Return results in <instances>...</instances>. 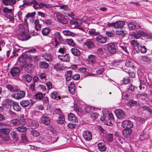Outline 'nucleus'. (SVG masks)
<instances>
[{
    "mask_svg": "<svg viewBox=\"0 0 152 152\" xmlns=\"http://www.w3.org/2000/svg\"><path fill=\"white\" fill-rule=\"evenodd\" d=\"M23 4L19 6L20 8L22 7L23 8L27 6H32L36 9L38 8H42L43 7L47 8L54 7L53 5L50 4L42 3L39 4L35 0H23Z\"/></svg>",
    "mask_w": 152,
    "mask_h": 152,
    "instance_id": "nucleus-1",
    "label": "nucleus"
},
{
    "mask_svg": "<svg viewBox=\"0 0 152 152\" xmlns=\"http://www.w3.org/2000/svg\"><path fill=\"white\" fill-rule=\"evenodd\" d=\"M130 34L132 36L136 39H138L141 36L147 39L151 38V36L148 33L145 32L142 30L133 31L130 33Z\"/></svg>",
    "mask_w": 152,
    "mask_h": 152,
    "instance_id": "nucleus-2",
    "label": "nucleus"
},
{
    "mask_svg": "<svg viewBox=\"0 0 152 152\" xmlns=\"http://www.w3.org/2000/svg\"><path fill=\"white\" fill-rule=\"evenodd\" d=\"M96 57L97 59L99 61L98 62L97 64L99 67H102L104 66V62L102 60V58L104 56V52L102 49L101 48H99L97 49L96 52Z\"/></svg>",
    "mask_w": 152,
    "mask_h": 152,
    "instance_id": "nucleus-3",
    "label": "nucleus"
},
{
    "mask_svg": "<svg viewBox=\"0 0 152 152\" xmlns=\"http://www.w3.org/2000/svg\"><path fill=\"white\" fill-rule=\"evenodd\" d=\"M106 48L111 54H114L116 53L118 49L117 43L116 42L109 43L106 45Z\"/></svg>",
    "mask_w": 152,
    "mask_h": 152,
    "instance_id": "nucleus-4",
    "label": "nucleus"
},
{
    "mask_svg": "<svg viewBox=\"0 0 152 152\" xmlns=\"http://www.w3.org/2000/svg\"><path fill=\"white\" fill-rule=\"evenodd\" d=\"M10 131V127L7 128H5L1 129V132L2 134L1 135V139L4 141H8L10 139L9 135Z\"/></svg>",
    "mask_w": 152,
    "mask_h": 152,
    "instance_id": "nucleus-5",
    "label": "nucleus"
},
{
    "mask_svg": "<svg viewBox=\"0 0 152 152\" xmlns=\"http://www.w3.org/2000/svg\"><path fill=\"white\" fill-rule=\"evenodd\" d=\"M10 123L14 126H18L21 124L24 125L26 124V121L23 116H21L18 119H14L11 120Z\"/></svg>",
    "mask_w": 152,
    "mask_h": 152,
    "instance_id": "nucleus-6",
    "label": "nucleus"
},
{
    "mask_svg": "<svg viewBox=\"0 0 152 152\" xmlns=\"http://www.w3.org/2000/svg\"><path fill=\"white\" fill-rule=\"evenodd\" d=\"M18 38L22 41L27 40L30 38V34L27 31H25L23 29L22 32L19 33L18 35Z\"/></svg>",
    "mask_w": 152,
    "mask_h": 152,
    "instance_id": "nucleus-7",
    "label": "nucleus"
},
{
    "mask_svg": "<svg viewBox=\"0 0 152 152\" xmlns=\"http://www.w3.org/2000/svg\"><path fill=\"white\" fill-rule=\"evenodd\" d=\"M143 70H139L138 71L137 74L140 80V83L147 82L149 83L146 78V74L143 73Z\"/></svg>",
    "mask_w": 152,
    "mask_h": 152,
    "instance_id": "nucleus-8",
    "label": "nucleus"
},
{
    "mask_svg": "<svg viewBox=\"0 0 152 152\" xmlns=\"http://www.w3.org/2000/svg\"><path fill=\"white\" fill-rule=\"evenodd\" d=\"M125 22L124 21L121 20L116 21L115 22L108 23V26H113L116 29L122 28L124 25Z\"/></svg>",
    "mask_w": 152,
    "mask_h": 152,
    "instance_id": "nucleus-9",
    "label": "nucleus"
},
{
    "mask_svg": "<svg viewBox=\"0 0 152 152\" xmlns=\"http://www.w3.org/2000/svg\"><path fill=\"white\" fill-rule=\"evenodd\" d=\"M39 120L41 123L46 126L50 125L51 119L47 115H43L40 118Z\"/></svg>",
    "mask_w": 152,
    "mask_h": 152,
    "instance_id": "nucleus-10",
    "label": "nucleus"
},
{
    "mask_svg": "<svg viewBox=\"0 0 152 152\" xmlns=\"http://www.w3.org/2000/svg\"><path fill=\"white\" fill-rule=\"evenodd\" d=\"M10 72L13 77H18L20 75V69L17 67H13L11 69Z\"/></svg>",
    "mask_w": 152,
    "mask_h": 152,
    "instance_id": "nucleus-11",
    "label": "nucleus"
},
{
    "mask_svg": "<svg viewBox=\"0 0 152 152\" xmlns=\"http://www.w3.org/2000/svg\"><path fill=\"white\" fill-rule=\"evenodd\" d=\"M114 113L117 117L119 119L124 118L126 117L124 112L122 110H116L114 111Z\"/></svg>",
    "mask_w": 152,
    "mask_h": 152,
    "instance_id": "nucleus-12",
    "label": "nucleus"
},
{
    "mask_svg": "<svg viewBox=\"0 0 152 152\" xmlns=\"http://www.w3.org/2000/svg\"><path fill=\"white\" fill-rule=\"evenodd\" d=\"M56 16L58 21L60 23L66 24L67 22V20L65 18L64 15L61 13H57L56 14Z\"/></svg>",
    "mask_w": 152,
    "mask_h": 152,
    "instance_id": "nucleus-13",
    "label": "nucleus"
},
{
    "mask_svg": "<svg viewBox=\"0 0 152 152\" xmlns=\"http://www.w3.org/2000/svg\"><path fill=\"white\" fill-rule=\"evenodd\" d=\"M122 126L125 129H130L133 127V125L132 122L129 120H125L122 123Z\"/></svg>",
    "mask_w": 152,
    "mask_h": 152,
    "instance_id": "nucleus-14",
    "label": "nucleus"
},
{
    "mask_svg": "<svg viewBox=\"0 0 152 152\" xmlns=\"http://www.w3.org/2000/svg\"><path fill=\"white\" fill-rule=\"evenodd\" d=\"M25 92L24 91H22L18 93L13 94L11 96L13 98L18 99L24 97L25 96Z\"/></svg>",
    "mask_w": 152,
    "mask_h": 152,
    "instance_id": "nucleus-15",
    "label": "nucleus"
},
{
    "mask_svg": "<svg viewBox=\"0 0 152 152\" xmlns=\"http://www.w3.org/2000/svg\"><path fill=\"white\" fill-rule=\"evenodd\" d=\"M83 136L86 140L89 141L92 139V134L90 131H86L83 132Z\"/></svg>",
    "mask_w": 152,
    "mask_h": 152,
    "instance_id": "nucleus-16",
    "label": "nucleus"
},
{
    "mask_svg": "<svg viewBox=\"0 0 152 152\" xmlns=\"http://www.w3.org/2000/svg\"><path fill=\"white\" fill-rule=\"evenodd\" d=\"M15 102L11 99H6L2 102V105L6 108H10L11 106H12Z\"/></svg>",
    "mask_w": 152,
    "mask_h": 152,
    "instance_id": "nucleus-17",
    "label": "nucleus"
},
{
    "mask_svg": "<svg viewBox=\"0 0 152 152\" xmlns=\"http://www.w3.org/2000/svg\"><path fill=\"white\" fill-rule=\"evenodd\" d=\"M96 56H95L91 54L88 56V61L89 63L92 64L94 66L96 65V64H98L97 63H96Z\"/></svg>",
    "mask_w": 152,
    "mask_h": 152,
    "instance_id": "nucleus-18",
    "label": "nucleus"
},
{
    "mask_svg": "<svg viewBox=\"0 0 152 152\" xmlns=\"http://www.w3.org/2000/svg\"><path fill=\"white\" fill-rule=\"evenodd\" d=\"M84 46H86L89 49L94 48L95 45L94 42L91 39H88L84 44Z\"/></svg>",
    "mask_w": 152,
    "mask_h": 152,
    "instance_id": "nucleus-19",
    "label": "nucleus"
},
{
    "mask_svg": "<svg viewBox=\"0 0 152 152\" xmlns=\"http://www.w3.org/2000/svg\"><path fill=\"white\" fill-rule=\"evenodd\" d=\"M68 120L71 122L77 123L78 122V118L77 117L73 114L70 113L67 115Z\"/></svg>",
    "mask_w": 152,
    "mask_h": 152,
    "instance_id": "nucleus-20",
    "label": "nucleus"
},
{
    "mask_svg": "<svg viewBox=\"0 0 152 152\" xmlns=\"http://www.w3.org/2000/svg\"><path fill=\"white\" fill-rule=\"evenodd\" d=\"M3 12L6 13L9 17H12L13 16V14L12 9H9L7 7H5L2 10Z\"/></svg>",
    "mask_w": 152,
    "mask_h": 152,
    "instance_id": "nucleus-21",
    "label": "nucleus"
},
{
    "mask_svg": "<svg viewBox=\"0 0 152 152\" xmlns=\"http://www.w3.org/2000/svg\"><path fill=\"white\" fill-rule=\"evenodd\" d=\"M70 23L72 24L76 25L77 26L80 25L82 24V21L80 19L72 18L70 21Z\"/></svg>",
    "mask_w": 152,
    "mask_h": 152,
    "instance_id": "nucleus-22",
    "label": "nucleus"
},
{
    "mask_svg": "<svg viewBox=\"0 0 152 152\" xmlns=\"http://www.w3.org/2000/svg\"><path fill=\"white\" fill-rule=\"evenodd\" d=\"M58 58L62 61H68L69 60V54L66 53L64 55H58Z\"/></svg>",
    "mask_w": 152,
    "mask_h": 152,
    "instance_id": "nucleus-23",
    "label": "nucleus"
},
{
    "mask_svg": "<svg viewBox=\"0 0 152 152\" xmlns=\"http://www.w3.org/2000/svg\"><path fill=\"white\" fill-rule=\"evenodd\" d=\"M119 47L126 53L129 54L128 50L129 49V47L127 43H121L120 44Z\"/></svg>",
    "mask_w": 152,
    "mask_h": 152,
    "instance_id": "nucleus-24",
    "label": "nucleus"
},
{
    "mask_svg": "<svg viewBox=\"0 0 152 152\" xmlns=\"http://www.w3.org/2000/svg\"><path fill=\"white\" fill-rule=\"evenodd\" d=\"M95 39L98 42L102 44L105 43L107 41V38L101 35L96 37Z\"/></svg>",
    "mask_w": 152,
    "mask_h": 152,
    "instance_id": "nucleus-25",
    "label": "nucleus"
},
{
    "mask_svg": "<svg viewBox=\"0 0 152 152\" xmlns=\"http://www.w3.org/2000/svg\"><path fill=\"white\" fill-rule=\"evenodd\" d=\"M42 57L44 59L48 62H50L52 61L53 56L51 54L47 53H45L42 55Z\"/></svg>",
    "mask_w": 152,
    "mask_h": 152,
    "instance_id": "nucleus-26",
    "label": "nucleus"
},
{
    "mask_svg": "<svg viewBox=\"0 0 152 152\" xmlns=\"http://www.w3.org/2000/svg\"><path fill=\"white\" fill-rule=\"evenodd\" d=\"M69 90V92L72 94H75V86L74 83L71 82L68 86Z\"/></svg>",
    "mask_w": 152,
    "mask_h": 152,
    "instance_id": "nucleus-27",
    "label": "nucleus"
},
{
    "mask_svg": "<svg viewBox=\"0 0 152 152\" xmlns=\"http://www.w3.org/2000/svg\"><path fill=\"white\" fill-rule=\"evenodd\" d=\"M32 100L26 99L23 100L20 102V104L23 107H27L30 104V101H31Z\"/></svg>",
    "mask_w": 152,
    "mask_h": 152,
    "instance_id": "nucleus-28",
    "label": "nucleus"
},
{
    "mask_svg": "<svg viewBox=\"0 0 152 152\" xmlns=\"http://www.w3.org/2000/svg\"><path fill=\"white\" fill-rule=\"evenodd\" d=\"M3 3L5 5L12 6L16 2V0H3Z\"/></svg>",
    "mask_w": 152,
    "mask_h": 152,
    "instance_id": "nucleus-29",
    "label": "nucleus"
},
{
    "mask_svg": "<svg viewBox=\"0 0 152 152\" xmlns=\"http://www.w3.org/2000/svg\"><path fill=\"white\" fill-rule=\"evenodd\" d=\"M97 146L99 150L101 151H104L106 149V144L104 142H99L97 144Z\"/></svg>",
    "mask_w": 152,
    "mask_h": 152,
    "instance_id": "nucleus-30",
    "label": "nucleus"
},
{
    "mask_svg": "<svg viewBox=\"0 0 152 152\" xmlns=\"http://www.w3.org/2000/svg\"><path fill=\"white\" fill-rule=\"evenodd\" d=\"M20 49L19 48L18 46L17 45L13 47V51L12 52L13 55L11 56L10 57L11 58H12L14 56H17L18 55V53L20 50Z\"/></svg>",
    "mask_w": 152,
    "mask_h": 152,
    "instance_id": "nucleus-31",
    "label": "nucleus"
},
{
    "mask_svg": "<svg viewBox=\"0 0 152 152\" xmlns=\"http://www.w3.org/2000/svg\"><path fill=\"white\" fill-rule=\"evenodd\" d=\"M132 132V131L131 129H125L123 131V135L125 137H128L131 135Z\"/></svg>",
    "mask_w": 152,
    "mask_h": 152,
    "instance_id": "nucleus-32",
    "label": "nucleus"
},
{
    "mask_svg": "<svg viewBox=\"0 0 152 152\" xmlns=\"http://www.w3.org/2000/svg\"><path fill=\"white\" fill-rule=\"evenodd\" d=\"M71 52L74 56H78L80 55L81 52L80 50L75 48H73L71 50Z\"/></svg>",
    "mask_w": 152,
    "mask_h": 152,
    "instance_id": "nucleus-33",
    "label": "nucleus"
},
{
    "mask_svg": "<svg viewBox=\"0 0 152 152\" xmlns=\"http://www.w3.org/2000/svg\"><path fill=\"white\" fill-rule=\"evenodd\" d=\"M54 36L55 40H58L60 42L63 41V39L59 32H55Z\"/></svg>",
    "mask_w": 152,
    "mask_h": 152,
    "instance_id": "nucleus-34",
    "label": "nucleus"
},
{
    "mask_svg": "<svg viewBox=\"0 0 152 152\" xmlns=\"http://www.w3.org/2000/svg\"><path fill=\"white\" fill-rule=\"evenodd\" d=\"M39 67L41 69H46L49 66V64L45 61H40L39 63Z\"/></svg>",
    "mask_w": 152,
    "mask_h": 152,
    "instance_id": "nucleus-35",
    "label": "nucleus"
},
{
    "mask_svg": "<svg viewBox=\"0 0 152 152\" xmlns=\"http://www.w3.org/2000/svg\"><path fill=\"white\" fill-rule=\"evenodd\" d=\"M22 78L24 80H26L28 82H30L32 80V76L28 74L23 75L22 76Z\"/></svg>",
    "mask_w": 152,
    "mask_h": 152,
    "instance_id": "nucleus-36",
    "label": "nucleus"
},
{
    "mask_svg": "<svg viewBox=\"0 0 152 152\" xmlns=\"http://www.w3.org/2000/svg\"><path fill=\"white\" fill-rule=\"evenodd\" d=\"M12 107L13 110L19 112L21 110V107L18 102H15Z\"/></svg>",
    "mask_w": 152,
    "mask_h": 152,
    "instance_id": "nucleus-37",
    "label": "nucleus"
},
{
    "mask_svg": "<svg viewBox=\"0 0 152 152\" xmlns=\"http://www.w3.org/2000/svg\"><path fill=\"white\" fill-rule=\"evenodd\" d=\"M137 87L134 86L132 84H129L126 88V91L129 92L130 93L131 92L134 91V90L136 89Z\"/></svg>",
    "mask_w": 152,
    "mask_h": 152,
    "instance_id": "nucleus-38",
    "label": "nucleus"
},
{
    "mask_svg": "<svg viewBox=\"0 0 152 152\" xmlns=\"http://www.w3.org/2000/svg\"><path fill=\"white\" fill-rule=\"evenodd\" d=\"M65 121L64 116V115L58 116L57 120V122L59 124H62Z\"/></svg>",
    "mask_w": 152,
    "mask_h": 152,
    "instance_id": "nucleus-39",
    "label": "nucleus"
},
{
    "mask_svg": "<svg viewBox=\"0 0 152 152\" xmlns=\"http://www.w3.org/2000/svg\"><path fill=\"white\" fill-rule=\"evenodd\" d=\"M39 126V123L36 121H32L29 124V127L31 129H36L38 128Z\"/></svg>",
    "mask_w": 152,
    "mask_h": 152,
    "instance_id": "nucleus-40",
    "label": "nucleus"
},
{
    "mask_svg": "<svg viewBox=\"0 0 152 152\" xmlns=\"http://www.w3.org/2000/svg\"><path fill=\"white\" fill-rule=\"evenodd\" d=\"M6 88L10 91L12 92L18 91L17 88L15 86H12V85L8 84L6 86Z\"/></svg>",
    "mask_w": 152,
    "mask_h": 152,
    "instance_id": "nucleus-41",
    "label": "nucleus"
},
{
    "mask_svg": "<svg viewBox=\"0 0 152 152\" xmlns=\"http://www.w3.org/2000/svg\"><path fill=\"white\" fill-rule=\"evenodd\" d=\"M113 134L111 133L106 134L105 136L106 140L109 142H111L113 140Z\"/></svg>",
    "mask_w": 152,
    "mask_h": 152,
    "instance_id": "nucleus-42",
    "label": "nucleus"
},
{
    "mask_svg": "<svg viewBox=\"0 0 152 152\" xmlns=\"http://www.w3.org/2000/svg\"><path fill=\"white\" fill-rule=\"evenodd\" d=\"M141 59L143 61L146 62L148 64H149L151 63V59L150 58L146 56H142V57Z\"/></svg>",
    "mask_w": 152,
    "mask_h": 152,
    "instance_id": "nucleus-43",
    "label": "nucleus"
},
{
    "mask_svg": "<svg viewBox=\"0 0 152 152\" xmlns=\"http://www.w3.org/2000/svg\"><path fill=\"white\" fill-rule=\"evenodd\" d=\"M65 75L66 81H69L71 79V77L72 75V72L71 70L67 71Z\"/></svg>",
    "mask_w": 152,
    "mask_h": 152,
    "instance_id": "nucleus-44",
    "label": "nucleus"
},
{
    "mask_svg": "<svg viewBox=\"0 0 152 152\" xmlns=\"http://www.w3.org/2000/svg\"><path fill=\"white\" fill-rule=\"evenodd\" d=\"M16 129L19 132H24L27 129V128L23 126H21L16 128Z\"/></svg>",
    "mask_w": 152,
    "mask_h": 152,
    "instance_id": "nucleus-45",
    "label": "nucleus"
},
{
    "mask_svg": "<svg viewBox=\"0 0 152 152\" xmlns=\"http://www.w3.org/2000/svg\"><path fill=\"white\" fill-rule=\"evenodd\" d=\"M65 42L69 45L74 47L75 44L73 40L72 39H67L65 40Z\"/></svg>",
    "mask_w": 152,
    "mask_h": 152,
    "instance_id": "nucleus-46",
    "label": "nucleus"
},
{
    "mask_svg": "<svg viewBox=\"0 0 152 152\" xmlns=\"http://www.w3.org/2000/svg\"><path fill=\"white\" fill-rule=\"evenodd\" d=\"M138 49L139 51L142 53H145L147 51V49L145 46L143 45H140L138 46Z\"/></svg>",
    "mask_w": 152,
    "mask_h": 152,
    "instance_id": "nucleus-47",
    "label": "nucleus"
},
{
    "mask_svg": "<svg viewBox=\"0 0 152 152\" xmlns=\"http://www.w3.org/2000/svg\"><path fill=\"white\" fill-rule=\"evenodd\" d=\"M126 32L124 31L118 30L116 31L115 34H116L117 35H119L122 37H123L126 34Z\"/></svg>",
    "mask_w": 152,
    "mask_h": 152,
    "instance_id": "nucleus-48",
    "label": "nucleus"
},
{
    "mask_svg": "<svg viewBox=\"0 0 152 152\" xmlns=\"http://www.w3.org/2000/svg\"><path fill=\"white\" fill-rule=\"evenodd\" d=\"M128 26L129 30L136 29L137 26L135 25L134 23L131 22L128 24Z\"/></svg>",
    "mask_w": 152,
    "mask_h": 152,
    "instance_id": "nucleus-49",
    "label": "nucleus"
},
{
    "mask_svg": "<svg viewBox=\"0 0 152 152\" xmlns=\"http://www.w3.org/2000/svg\"><path fill=\"white\" fill-rule=\"evenodd\" d=\"M50 31V30L49 28L45 27L42 29V34L43 35L47 36L49 34Z\"/></svg>",
    "mask_w": 152,
    "mask_h": 152,
    "instance_id": "nucleus-50",
    "label": "nucleus"
},
{
    "mask_svg": "<svg viewBox=\"0 0 152 152\" xmlns=\"http://www.w3.org/2000/svg\"><path fill=\"white\" fill-rule=\"evenodd\" d=\"M51 97L53 99L58 100L61 97L59 96L58 94L56 91H54L51 95Z\"/></svg>",
    "mask_w": 152,
    "mask_h": 152,
    "instance_id": "nucleus-51",
    "label": "nucleus"
},
{
    "mask_svg": "<svg viewBox=\"0 0 152 152\" xmlns=\"http://www.w3.org/2000/svg\"><path fill=\"white\" fill-rule=\"evenodd\" d=\"M62 33L64 35L66 36L74 37L75 35V33L68 30L64 31H62Z\"/></svg>",
    "mask_w": 152,
    "mask_h": 152,
    "instance_id": "nucleus-52",
    "label": "nucleus"
},
{
    "mask_svg": "<svg viewBox=\"0 0 152 152\" xmlns=\"http://www.w3.org/2000/svg\"><path fill=\"white\" fill-rule=\"evenodd\" d=\"M43 94L40 92H38L35 94L34 96V98L36 99H38L39 100H41L43 98Z\"/></svg>",
    "mask_w": 152,
    "mask_h": 152,
    "instance_id": "nucleus-53",
    "label": "nucleus"
},
{
    "mask_svg": "<svg viewBox=\"0 0 152 152\" xmlns=\"http://www.w3.org/2000/svg\"><path fill=\"white\" fill-rule=\"evenodd\" d=\"M88 32L89 34L92 36H97L99 34V33L96 31L95 29L94 28L91 29Z\"/></svg>",
    "mask_w": 152,
    "mask_h": 152,
    "instance_id": "nucleus-54",
    "label": "nucleus"
},
{
    "mask_svg": "<svg viewBox=\"0 0 152 152\" xmlns=\"http://www.w3.org/2000/svg\"><path fill=\"white\" fill-rule=\"evenodd\" d=\"M127 104L129 106H133L137 104V102L136 101L134 100L133 99H131L129 101Z\"/></svg>",
    "mask_w": 152,
    "mask_h": 152,
    "instance_id": "nucleus-55",
    "label": "nucleus"
},
{
    "mask_svg": "<svg viewBox=\"0 0 152 152\" xmlns=\"http://www.w3.org/2000/svg\"><path fill=\"white\" fill-rule=\"evenodd\" d=\"M130 82V78L129 76L124 77L121 81V83L126 84Z\"/></svg>",
    "mask_w": 152,
    "mask_h": 152,
    "instance_id": "nucleus-56",
    "label": "nucleus"
},
{
    "mask_svg": "<svg viewBox=\"0 0 152 152\" xmlns=\"http://www.w3.org/2000/svg\"><path fill=\"white\" fill-rule=\"evenodd\" d=\"M33 65L32 64H28L26 66L25 68V70L27 72H29L33 68Z\"/></svg>",
    "mask_w": 152,
    "mask_h": 152,
    "instance_id": "nucleus-57",
    "label": "nucleus"
},
{
    "mask_svg": "<svg viewBox=\"0 0 152 152\" xmlns=\"http://www.w3.org/2000/svg\"><path fill=\"white\" fill-rule=\"evenodd\" d=\"M125 64L127 67H134L133 62L132 61H127L125 62Z\"/></svg>",
    "mask_w": 152,
    "mask_h": 152,
    "instance_id": "nucleus-58",
    "label": "nucleus"
},
{
    "mask_svg": "<svg viewBox=\"0 0 152 152\" xmlns=\"http://www.w3.org/2000/svg\"><path fill=\"white\" fill-rule=\"evenodd\" d=\"M93 110H95V107L89 106H86L85 108V111L86 112L89 113L92 111Z\"/></svg>",
    "mask_w": 152,
    "mask_h": 152,
    "instance_id": "nucleus-59",
    "label": "nucleus"
},
{
    "mask_svg": "<svg viewBox=\"0 0 152 152\" xmlns=\"http://www.w3.org/2000/svg\"><path fill=\"white\" fill-rule=\"evenodd\" d=\"M10 135L14 140L16 141L18 139V135L15 132H11Z\"/></svg>",
    "mask_w": 152,
    "mask_h": 152,
    "instance_id": "nucleus-60",
    "label": "nucleus"
},
{
    "mask_svg": "<svg viewBox=\"0 0 152 152\" xmlns=\"http://www.w3.org/2000/svg\"><path fill=\"white\" fill-rule=\"evenodd\" d=\"M106 34L108 37H115V32L113 31H106Z\"/></svg>",
    "mask_w": 152,
    "mask_h": 152,
    "instance_id": "nucleus-61",
    "label": "nucleus"
},
{
    "mask_svg": "<svg viewBox=\"0 0 152 152\" xmlns=\"http://www.w3.org/2000/svg\"><path fill=\"white\" fill-rule=\"evenodd\" d=\"M54 112L55 114L58 115V116L63 115L60 108H55L54 110Z\"/></svg>",
    "mask_w": 152,
    "mask_h": 152,
    "instance_id": "nucleus-62",
    "label": "nucleus"
},
{
    "mask_svg": "<svg viewBox=\"0 0 152 152\" xmlns=\"http://www.w3.org/2000/svg\"><path fill=\"white\" fill-rule=\"evenodd\" d=\"M121 62H119L118 61H115L113 62L112 63V66L114 67H117L121 68V67L120 65L121 64Z\"/></svg>",
    "mask_w": 152,
    "mask_h": 152,
    "instance_id": "nucleus-63",
    "label": "nucleus"
},
{
    "mask_svg": "<svg viewBox=\"0 0 152 152\" xmlns=\"http://www.w3.org/2000/svg\"><path fill=\"white\" fill-rule=\"evenodd\" d=\"M106 114V117L107 118V120L110 119L111 120H113L114 119V117L113 114L111 113H108Z\"/></svg>",
    "mask_w": 152,
    "mask_h": 152,
    "instance_id": "nucleus-64",
    "label": "nucleus"
}]
</instances>
